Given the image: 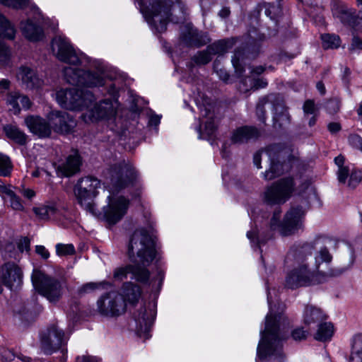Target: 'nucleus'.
Returning a JSON list of instances; mask_svg holds the SVG:
<instances>
[{
  "mask_svg": "<svg viewBox=\"0 0 362 362\" xmlns=\"http://www.w3.org/2000/svg\"><path fill=\"white\" fill-rule=\"evenodd\" d=\"M107 175L108 203L103 211L96 209L93 201L98 194V188L100 187V180L92 176L83 177L78 181L74 192L78 203L86 211L109 224H115L127 213L129 201L122 196L115 197L112 194L132 185L138 175L134 166L125 160L111 165Z\"/></svg>",
  "mask_w": 362,
  "mask_h": 362,
  "instance_id": "f257e3e1",
  "label": "nucleus"
},
{
  "mask_svg": "<svg viewBox=\"0 0 362 362\" xmlns=\"http://www.w3.org/2000/svg\"><path fill=\"white\" fill-rule=\"evenodd\" d=\"M127 255L134 264L116 268L113 278L117 281H123L130 274L132 279L141 284H148L150 272L147 267L153 260L159 262L161 256L156 247L153 237L146 230L139 228L133 233L128 244Z\"/></svg>",
  "mask_w": 362,
  "mask_h": 362,
  "instance_id": "f03ea898",
  "label": "nucleus"
},
{
  "mask_svg": "<svg viewBox=\"0 0 362 362\" xmlns=\"http://www.w3.org/2000/svg\"><path fill=\"white\" fill-rule=\"evenodd\" d=\"M287 319L281 315L266 317L265 329L261 332V339L257 346V358L267 362H284L281 341L286 337L284 328H281Z\"/></svg>",
  "mask_w": 362,
  "mask_h": 362,
  "instance_id": "7ed1b4c3",
  "label": "nucleus"
},
{
  "mask_svg": "<svg viewBox=\"0 0 362 362\" xmlns=\"http://www.w3.org/2000/svg\"><path fill=\"white\" fill-rule=\"evenodd\" d=\"M147 21L159 33L165 32L173 5L171 0H136Z\"/></svg>",
  "mask_w": 362,
  "mask_h": 362,
  "instance_id": "20e7f679",
  "label": "nucleus"
},
{
  "mask_svg": "<svg viewBox=\"0 0 362 362\" xmlns=\"http://www.w3.org/2000/svg\"><path fill=\"white\" fill-rule=\"evenodd\" d=\"M305 211L301 206H293L286 212L282 222H280L281 211H275L271 219L270 227L278 229L284 236L296 233L303 226Z\"/></svg>",
  "mask_w": 362,
  "mask_h": 362,
  "instance_id": "39448f33",
  "label": "nucleus"
},
{
  "mask_svg": "<svg viewBox=\"0 0 362 362\" xmlns=\"http://www.w3.org/2000/svg\"><path fill=\"white\" fill-rule=\"evenodd\" d=\"M342 272L343 271L339 269H332L326 274H321L320 272L315 274L308 269L307 264H303L295 267L288 273L285 280V286L288 288L296 289L301 286H308L322 282L319 279L320 275L323 276H337Z\"/></svg>",
  "mask_w": 362,
  "mask_h": 362,
  "instance_id": "423d86ee",
  "label": "nucleus"
},
{
  "mask_svg": "<svg viewBox=\"0 0 362 362\" xmlns=\"http://www.w3.org/2000/svg\"><path fill=\"white\" fill-rule=\"evenodd\" d=\"M35 289L50 303L58 302L63 294V287L59 280L34 269L31 276Z\"/></svg>",
  "mask_w": 362,
  "mask_h": 362,
  "instance_id": "0eeeda50",
  "label": "nucleus"
},
{
  "mask_svg": "<svg viewBox=\"0 0 362 362\" xmlns=\"http://www.w3.org/2000/svg\"><path fill=\"white\" fill-rule=\"evenodd\" d=\"M286 149L279 145L270 146L265 151H260L254 155L253 162L257 168H261L260 165L262 156L270 160V168L264 173V178L266 180H273L284 173V164L281 159L284 158Z\"/></svg>",
  "mask_w": 362,
  "mask_h": 362,
  "instance_id": "6e6552de",
  "label": "nucleus"
},
{
  "mask_svg": "<svg viewBox=\"0 0 362 362\" xmlns=\"http://www.w3.org/2000/svg\"><path fill=\"white\" fill-rule=\"evenodd\" d=\"M64 75L67 83L74 86L86 87H100L105 84V78L99 71H86L71 66L64 69Z\"/></svg>",
  "mask_w": 362,
  "mask_h": 362,
  "instance_id": "1a4fd4ad",
  "label": "nucleus"
},
{
  "mask_svg": "<svg viewBox=\"0 0 362 362\" xmlns=\"http://www.w3.org/2000/svg\"><path fill=\"white\" fill-rule=\"evenodd\" d=\"M293 189L294 182L292 178L281 179L267 188L264 194V200L269 204L285 203L290 198Z\"/></svg>",
  "mask_w": 362,
  "mask_h": 362,
  "instance_id": "9d476101",
  "label": "nucleus"
},
{
  "mask_svg": "<svg viewBox=\"0 0 362 362\" xmlns=\"http://www.w3.org/2000/svg\"><path fill=\"white\" fill-rule=\"evenodd\" d=\"M68 337L63 329L53 324L41 337V349L45 354L50 355L65 346Z\"/></svg>",
  "mask_w": 362,
  "mask_h": 362,
  "instance_id": "9b49d317",
  "label": "nucleus"
},
{
  "mask_svg": "<svg viewBox=\"0 0 362 362\" xmlns=\"http://www.w3.org/2000/svg\"><path fill=\"white\" fill-rule=\"evenodd\" d=\"M98 309L104 315H119L126 310V303L122 295L112 291L103 296L98 302Z\"/></svg>",
  "mask_w": 362,
  "mask_h": 362,
  "instance_id": "f8f14e48",
  "label": "nucleus"
},
{
  "mask_svg": "<svg viewBox=\"0 0 362 362\" xmlns=\"http://www.w3.org/2000/svg\"><path fill=\"white\" fill-rule=\"evenodd\" d=\"M52 49L57 59L62 62L73 65L81 63V58L64 36L57 35L53 38Z\"/></svg>",
  "mask_w": 362,
  "mask_h": 362,
  "instance_id": "ddd939ff",
  "label": "nucleus"
},
{
  "mask_svg": "<svg viewBox=\"0 0 362 362\" xmlns=\"http://www.w3.org/2000/svg\"><path fill=\"white\" fill-rule=\"evenodd\" d=\"M23 272L21 269L14 262H8L0 269V280L9 288L18 286L22 282Z\"/></svg>",
  "mask_w": 362,
  "mask_h": 362,
  "instance_id": "4468645a",
  "label": "nucleus"
},
{
  "mask_svg": "<svg viewBox=\"0 0 362 362\" xmlns=\"http://www.w3.org/2000/svg\"><path fill=\"white\" fill-rule=\"evenodd\" d=\"M17 78L25 89L38 90L44 85V80L39 76L36 69L28 66L19 67Z\"/></svg>",
  "mask_w": 362,
  "mask_h": 362,
  "instance_id": "2eb2a0df",
  "label": "nucleus"
},
{
  "mask_svg": "<svg viewBox=\"0 0 362 362\" xmlns=\"http://www.w3.org/2000/svg\"><path fill=\"white\" fill-rule=\"evenodd\" d=\"M89 115H83V117L87 122H93L99 119L110 118L116 114L115 108L110 100H105L98 103H95L93 107H90Z\"/></svg>",
  "mask_w": 362,
  "mask_h": 362,
  "instance_id": "dca6fc26",
  "label": "nucleus"
},
{
  "mask_svg": "<svg viewBox=\"0 0 362 362\" xmlns=\"http://www.w3.org/2000/svg\"><path fill=\"white\" fill-rule=\"evenodd\" d=\"M49 120L58 133H69L76 126L74 118L66 112L52 111L49 114Z\"/></svg>",
  "mask_w": 362,
  "mask_h": 362,
  "instance_id": "f3484780",
  "label": "nucleus"
},
{
  "mask_svg": "<svg viewBox=\"0 0 362 362\" xmlns=\"http://www.w3.org/2000/svg\"><path fill=\"white\" fill-rule=\"evenodd\" d=\"M180 37L181 41L189 47H199L206 45L209 41L206 35L199 33L197 28L189 24L182 27Z\"/></svg>",
  "mask_w": 362,
  "mask_h": 362,
  "instance_id": "a211bd4d",
  "label": "nucleus"
},
{
  "mask_svg": "<svg viewBox=\"0 0 362 362\" xmlns=\"http://www.w3.org/2000/svg\"><path fill=\"white\" fill-rule=\"evenodd\" d=\"M156 311L153 308L142 306L134 313L136 329L140 333L148 332L153 323Z\"/></svg>",
  "mask_w": 362,
  "mask_h": 362,
  "instance_id": "6ab92c4d",
  "label": "nucleus"
},
{
  "mask_svg": "<svg viewBox=\"0 0 362 362\" xmlns=\"http://www.w3.org/2000/svg\"><path fill=\"white\" fill-rule=\"evenodd\" d=\"M25 123L30 131L40 138H46L51 135V124L39 116H28L25 118Z\"/></svg>",
  "mask_w": 362,
  "mask_h": 362,
  "instance_id": "aec40b11",
  "label": "nucleus"
},
{
  "mask_svg": "<svg viewBox=\"0 0 362 362\" xmlns=\"http://www.w3.org/2000/svg\"><path fill=\"white\" fill-rule=\"evenodd\" d=\"M81 159L77 151L69 155L66 160L57 167V173L62 176L70 177L80 170Z\"/></svg>",
  "mask_w": 362,
  "mask_h": 362,
  "instance_id": "412c9836",
  "label": "nucleus"
},
{
  "mask_svg": "<svg viewBox=\"0 0 362 362\" xmlns=\"http://www.w3.org/2000/svg\"><path fill=\"white\" fill-rule=\"evenodd\" d=\"M260 136L259 130L252 126H244L233 131L231 135V141L233 144L247 143L255 140Z\"/></svg>",
  "mask_w": 362,
  "mask_h": 362,
  "instance_id": "4be33fe9",
  "label": "nucleus"
},
{
  "mask_svg": "<svg viewBox=\"0 0 362 362\" xmlns=\"http://www.w3.org/2000/svg\"><path fill=\"white\" fill-rule=\"evenodd\" d=\"M21 30L23 35L30 41H40L44 37L42 28L33 20H27L21 22Z\"/></svg>",
  "mask_w": 362,
  "mask_h": 362,
  "instance_id": "5701e85b",
  "label": "nucleus"
},
{
  "mask_svg": "<svg viewBox=\"0 0 362 362\" xmlns=\"http://www.w3.org/2000/svg\"><path fill=\"white\" fill-rule=\"evenodd\" d=\"M7 103L11 106L10 110L15 115H18L21 109H30L33 105L31 100L27 95L19 93L10 94L7 98Z\"/></svg>",
  "mask_w": 362,
  "mask_h": 362,
  "instance_id": "b1692460",
  "label": "nucleus"
},
{
  "mask_svg": "<svg viewBox=\"0 0 362 362\" xmlns=\"http://www.w3.org/2000/svg\"><path fill=\"white\" fill-rule=\"evenodd\" d=\"M201 115L205 119L202 122L204 123V129L201 130L199 127V137L205 139L214 135L216 130V124L214 120V113L211 111V107H204L201 109Z\"/></svg>",
  "mask_w": 362,
  "mask_h": 362,
  "instance_id": "393cba45",
  "label": "nucleus"
},
{
  "mask_svg": "<svg viewBox=\"0 0 362 362\" xmlns=\"http://www.w3.org/2000/svg\"><path fill=\"white\" fill-rule=\"evenodd\" d=\"M326 319L327 315L323 313L320 308L312 305L305 306L303 315V321L305 325L310 326L313 324H320Z\"/></svg>",
  "mask_w": 362,
  "mask_h": 362,
  "instance_id": "a878e982",
  "label": "nucleus"
},
{
  "mask_svg": "<svg viewBox=\"0 0 362 362\" xmlns=\"http://www.w3.org/2000/svg\"><path fill=\"white\" fill-rule=\"evenodd\" d=\"M78 88H72L70 89H61L56 93V99L57 103L64 108L68 110H74L76 103L71 102L73 97L77 96Z\"/></svg>",
  "mask_w": 362,
  "mask_h": 362,
  "instance_id": "bb28decb",
  "label": "nucleus"
},
{
  "mask_svg": "<svg viewBox=\"0 0 362 362\" xmlns=\"http://www.w3.org/2000/svg\"><path fill=\"white\" fill-rule=\"evenodd\" d=\"M94 95L90 91H83L78 89L77 91V96L73 97L71 102L76 103V107L73 110H82L85 108L88 109L92 106L94 102Z\"/></svg>",
  "mask_w": 362,
  "mask_h": 362,
  "instance_id": "cd10ccee",
  "label": "nucleus"
},
{
  "mask_svg": "<svg viewBox=\"0 0 362 362\" xmlns=\"http://www.w3.org/2000/svg\"><path fill=\"white\" fill-rule=\"evenodd\" d=\"M3 131L6 136L15 143L19 145H24L27 142L26 134L21 131L16 125L6 124L4 126Z\"/></svg>",
  "mask_w": 362,
  "mask_h": 362,
  "instance_id": "c85d7f7f",
  "label": "nucleus"
},
{
  "mask_svg": "<svg viewBox=\"0 0 362 362\" xmlns=\"http://www.w3.org/2000/svg\"><path fill=\"white\" fill-rule=\"evenodd\" d=\"M122 291L124 300H127L130 303L137 302L141 293V288L132 282H127L124 284L122 286Z\"/></svg>",
  "mask_w": 362,
  "mask_h": 362,
  "instance_id": "c756f323",
  "label": "nucleus"
},
{
  "mask_svg": "<svg viewBox=\"0 0 362 362\" xmlns=\"http://www.w3.org/2000/svg\"><path fill=\"white\" fill-rule=\"evenodd\" d=\"M334 333V327L330 322H320L318 329L315 335V339L317 341H325L331 339Z\"/></svg>",
  "mask_w": 362,
  "mask_h": 362,
  "instance_id": "7c9ffc66",
  "label": "nucleus"
},
{
  "mask_svg": "<svg viewBox=\"0 0 362 362\" xmlns=\"http://www.w3.org/2000/svg\"><path fill=\"white\" fill-rule=\"evenodd\" d=\"M245 52L244 49L236 50L232 58V63L238 77H241L245 72Z\"/></svg>",
  "mask_w": 362,
  "mask_h": 362,
  "instance_id": "2f4dec72",
  "label": "nucleus"
},
{
  "mask_svg": "<svg viewBox=\"0 0 362 362\" xmlns=\"http://www.w3.org/2000/svg\"><path fill=\"white\" fill-rule=\"evenodd\" d=\"M15 35L16 29L13 25L0 13V37L13 40Z\"/></svg>",
  "mask_w": 362,
  "mask_h": 362,
  "instance_id": "473e14b6",
  "label": "nucleus"
},
{
  "mask_svg": "<svg viewBox=\"0 0 362 362\" xmlns=\"http://www.w3.org/2000/svg\"><path fill=\"white\" fill-rule=\"evenodd\" d=\"M33 211L40 219L48 220L54 216L57 209L54 206H40L33 208Z\"/></svg>",
  "mask_w": 362,
  "mask_h": 362,
  "instance_id": "72a5a7b5",
  "label": "nucleus"
},
{
  "mask_svg": "<svg viewBox=\"0 0 362 362\" xmlns=\"http://www.w3.org/2000/svg\"><path fill=\"white\" fill-rule=\"evenodd\" d=\"M231 47V42L229 40H223L216 42L209 45L208 51L214 54H222Z\"/></svg>",
  "mask_w": 362,
  "mask_h": 362,
  "instance_id": "f704fd0d",
  "label": "nucleus"
},
{
  "mask_svg": "<svg viewBox=\"0 0 362 362\" xmlns=\"http://www.w3.org/2000/svg\"><path fill=\"white\" fill-rule=\"evenodd\" d=\"M322 47L325 49H335L340 46V37L336 35L325 34L322 37Z\"/></svg>",
  "mask_w": 362,
  "mask_h": 362,
  "instance_id": "c9c22d12",
  "label": "nucleus"
},
{
  "mask_svg": "<svg viewBox=\"0 0 362 362\" xmlns=\"http://www.w3.org/2000/svg\"><path fill=\"white\" fill-rule=\"evenodd\" d=\"M212 54L208 51V47L205 50L197 52L192 58V61L197 65H204L211 60Z\"/></svg>",
  "mask_w": 362,
  "mask_h": 362,
  "instance_id": "e433bc0d",
  "label": "nucleus"
},
{
  "mask_svg": "<svg viewBox=\"0 0 362 362\" xmlns=\"http://www.w3.org/2000/svg\"><path fill=\"white\" fill-rule=\"evenodd\" d=\"M12 165L9 158L0 153V175L8 176L11 173Z\"/></svg>",
  "mask_w": 362,
  "mask_h": 362,
  "instance_id": "4c0bfd02",
  "label": "nucleus"
},
{
  "mask_svg": "<svg viewBox=\"0 0 362 362\" xmlns=\"http://www.w3.org/2000/svg\"><path fill=\"white\" fill-rule=\"evenodd\" d=\"M313 247L310 244H304L296 251V258L298 262H303L308 255H311Z\"/></svg>",
  "mask_w": 362,
  "mask_h": 362,
  "instance_id": "58836bf2",
  "label": "nucleus"
},
{
  "mask_svg": "<svg viewBox=\"0 0 362 362\" xmlns=\"http://www.w3.org/2000/svg\"><path fill=\"white\" fill-rule=\"evenodd\" d=\"M270 96H264L259 99L256 109L257 115L262 122L264 123L266 120L264 106L269 101Z\"/></svg>",
  "mask_w": 362,
  "mask_h": 362,
  "instance_id": "ea45409f",
  "label": "nucleus"
},
{
  "mask_svg": "<svg viewBox=\"0 0 362 362\" xmlns=\"http://www.w3.org/2000/svg\"><path fill=\"white\" fill-rule=\"evenodd\" d=\"M104 284H107L105 282H100V283L88 282V283L83 284L81 287H79L78 288L77 292H78V295L82 296V295L88 293L93 291H95V290L99 288L100 287L103 286Z\"/></svg>",
  "mask_w": 362,
  "mask_h": 362,
  "instance_id": "a19ab883",
  "label": "nucleus"
},
{
  "mask_svg": "<svg viewBox=\"0 0 362 362\" xmlns=\"http://www.w3.org/2000/svg\"><path fill=\"white\" fill-rule=\"evenodd\" d=\"M56 253L59 256L72 255L75 253V248L72 244L58 243L56 245Z\"/></svg>",
  "mask_w": 362,
  "mask_h": 362,
  "instance_id": "79ce46f5",
  "label": "nucleus"
},
{
  "mask_svg": "<svg viewBox=\"0 0 362 362\" xmlns=\"http://www.w3.org/2000/svg\"><path fill=\"white\" fill-rule=\"evenodd\" d=\"M332 257L329 252L328 250L325 247L322 248L319 252L318 255L315 257L316 260V269H318L320 262H330L332 261Z\"/></svg>",
  "mask_w": 362,
  "mask_h": 362,
  "instance_id": "37998d69",
  "label": "nucleus"
},
{
  "mask_svg": "<svg viewBox=\"0 0 362 362\" xmlns=\"http://www.w3.org/2000/svg\"><path fill=\"white\" fill-rule=\"evenodd\" d=\"M351 352L362 355V334H356L352 339Z\"/></svg>",
  "mask_w": 362,
  "mask_h": 362,
  "instance_id": "c03bdc74",
  "label": "nucleus"
},
{
  "mask_svg": "<svg viewBox=\"0 0 362 362\" xmlns=\"http://www.w3.org/2000/svg\"><path fill=\"white\" fill-rule=\"evenodd\" d=\"M361 181L362 170H356L351 173L348 185L349 187L354 188Z\"/></svg>",
  "mask_w": 362,
  "mask_h": 362,
  "instance_id": "a18cd8bd",
  "label": "nucleus"
},
{
  "mask_svg": "<svg viewBox=\"0 0 362 362\" xmlns=\"http://www.w3.org/2000/svg\"><path fill=\"white\" fill-rule=\"evenodd\" d=\"M0 3L7 6L21 8L28 4V0H0Z\"/></svg>",
  "mask_w": 362,
  "mask_h": 362,
  "instance_id": "49530a36",
  "label": "nucleus"
},
{
  "mask_svg": "<svg viewBox=\"0 0 362 362\" xmlns=\"http://www.w3.org/2000/svg\"><path fill=\"white\" fill-rule=\"evenodd\" d=\"M308 334V330H305L303 327H298L292 331L291 337L296 341H301L305 339Z\"/></svg>",
  "mask_w": 362,
  "mask_h": 362,
  "instance_id": "de8ad7c7",
  "label": "nucleus"
},
{
  "mask_svg": "<svg viewBox=\"0 0 362 362\" xmlns=\"http://www.w3.org/2000/svg\"><path fill=\"white\" fill-rule=\"evenodd\" d=\"M348 141L353 148L362 151V137L358 134H351L349 136Z\"/></svg>",
  "mask_w": 362,
  "mask_h": 362,
  "instance_id": "09e8293b",
  "label": "nucleus"
},
{
  "mask_svg": "<svg viewBox=\"0 0 362 362\" xmlns=\"http://www.w3.org/2000/svg\"><path fill=\"white\" fill-rule=\"evenodd\" d=\"M11 206L13 209L23 211L24 207L21 202V199L14 193L9 197Z\"/></svg>",
  "mask_w": 362,
  "mask_h": 362,
  "instance_id": "8fccbe9b",
  "label": "nucleus"
},
{
  "mask_svg": "<svg viewBox=\"0 0 362 362\" xmlns=\"http://www.w3.org/2000/svg\"><path fill=\"white\" fill-rule=\"evenodd\" d=\"M9 48L3 42H0V62L6 63L10 57Z\"/></svg>",
  "mask_w": 362,
  "mask_h": 362,
  "instance_id": "3c124183",
  "label": "nucleus"
},
{
  "mask_svg": "<svg viewBox=\"0 0 362 362\" xmlns=\"http://www.w3.org/2000/svg\"><path fill=\"white\" fill-rule=\"evenodd\" d=\"M303 111L305 115L317 114V110L315 108L314 101L311 100H306L303 105Z\"/></svg>",
  "mask_w": 362,
  "mask_h": 362,
  "instance_id": "603ef678",
  "label": "nucleus"
},
{
  "mask_svg": "<svg viewBox=\"0 0 362 362\" xmlns=\"http://www.w3.org/2000/svg\"><path fill=\"white\" fill-rule=\"evenodd\" d=\"M326 108L330 114L336 113L340 108L339 102L336 99L330 100L327 102Z\"/></svg>",
  "mask_w": 362,
  "mask_h": 362,
  "instance_id": "864d4df0",
  "label": "nucleus"
},
{
  "mask_svg": "<svg viewBox=\"0 0 362 362\" xmlns=\"http://www.w3.org/2000/svg\"><path fill=\"white\" fill-rule=\"evenodd\" d=\"M349 175V169L348 167H344V168L338 169L337 178L340 183L345 184Z\"/></svg>",
  "mask_w": 362,
  "mask_h": 362,
  "instance_id": "5fc2aeb1",
  "label": "nucleus"
},
{
  "mask_svg": "<svg viewBox=\"0 0 362 362\" xmlns=\"http://www.w3.org/2000/svg\"><path fill=\"white\" fill-rule=\"evenodd\" d=\"M18 247L19 250L23 252V251L30 250V240L28 238H23L20 240Z\"/></svg>",
  "mask_w": 362,
  "mask_h": 362,
  "instance_id": "6e6d98bb",
  "label": "nucleus"
},
{
  "mask_svg": "<svg viewBox=\"0 0 362 362\" xmlns=\"http://www.w3.org/2000/svg\"><path fill=\"white\" fill-rule=\"evenodd\" d=\"M361 49L362 50V40L357 36H354L350 47V50Z\"/></svg>",
  "mask_w": 362,
  "mask_h": 362,
  "instance_id": "4d7b16f0",
  "label": "nucleus"
},
{
  "mask_svg": "<svg viewBox=\"0 0 362 362\" xmlns=\"http://www.w3.org/2000/svg\"><path fill=\"white\" fill-rule=\"evenodd\" d=\"M35 252L45 259H48L49 257V251L42 245H37L35 247Z\"/></svg>",
  "mask_w": 362,
  "mask_h": 362,
  "instance_id": "13d9d810",
  "label": "nucleus"
},
{
  "mask_svg": "<svg viewBox=\"0 0 362 362\" xmlns=\"http://www.w3.org/2000/svg\"><path fill=\"white\" fill-rule=\"evenodd\" d=\"M76 361L77 362H100V359L95 356H78Z\"/></svg>",
  "mask_w": 362,
  "mask_h": 362,
  "instance_id": "bf43d9fd",
  "label": "nucleus"
},
{
  "mask_svg": "<svg viewBox=\"0 0 362 362\" xmlns=\"http://www.w3.org/2000/svg\"><path fill=\"white\" fill-rule=\"evenodd\" d=\"M13 194L14 192L6 185H0V195L3 199H5L6 196L9 198Z\"/></svg>",
  "mask_w": 362,
  "mask_h": 362,
  "instance_id": "052dcab7",
  "label": "nucleus"
},
{
  "mask_svg": "<svg viewBox=\"0 0 362 362\" xmlns=\"http://www.w3.org/2000/svg\"><path fill=\"white\" fill-rule=\"evenodd\" d=\"M215 71L217 74V75L219 76V78L223 80V81H227L229 79V74L227 73V71L223 69H218L217 67L215 66Z\"/></svg>",
  "mask_w": 362,
  "mask_h": 362,
  "instance_id": "680f3d73",
  "label": "nucleus"
},
{
  "mask_svg": "<svg viewBox=\"0 0 362 362\" xmlns=\"http://www.w3.org/2000/svg\"><path fill=\"white\" fill-rule=\"evenodd\" d=\"M328 130L332 134H335L341 130V125L338 122H331L327 126Z\"/></svg>",
  "mask_w": 362,
  "mask_h": 362,
  "instance_id": "e2e57ef3",
  "label": "nucleus"
},
{
  "mask_svg": "<svg viewBox=\"0 0 362 362\" xmlns=\"http://www.w3.org/2000/svg\"><path fill=\"white\" fill-rule=\"evenodd\" d=\"M11 82L9 80L3 78L0 80V92L9 89Z\"/></svg>",
  "mask_w": 362,
  "mask_h": 362,
  "instance_id": "0e129e2a",
  "label": "nucleus"
},
{
  "mask_svg": "<svg viewBox=\"0 0 362 362\" xmlns=\"http://www.w3.org/2000/svg\"><path fill=\"white\" fill-rule=\"evenodd\" d=\"M247 238L251 240V242L259 243V239L257 237V233L255 230H252L248 231L247 233Z\"/></svg>",
  "mask_w": 362,
  "mask_h": 362,
  "instance_id": "69168bd1",
  "label": "nucleus"
},
{
  "mask_svg": "<svg viewBox=\"0 0 362 362\" xmlns=\"http://www.w3.org/2000/svg\"><path fill=\"white\" fill-rule=\"evenodd\" d=\"M344 161H345V158L341 155H339V156H337L334 158V163L338 166L339 168H344L345 167L344 165Z\"/></svg>",
  "mask_w": 362,
  "mask_h": 362,
  "instance_id": "338daca9",
  "label": "nucleus"
},
{
  "mask_svg": "<svg viewBox=\"0 0 362 362\" xmlns=\"http://www.w3.org/2000/svg\"><path fill=\"white\" fill-rule=\"evenodd\" d=\"M349 362H362V355L354 354L351 352L349 358Z\"/></svg>",
  "mask_w": 362,
  "mask_h": 362,
  "instance_id": "774afa93",
  "label": "nucleus"
}]
</instances>
